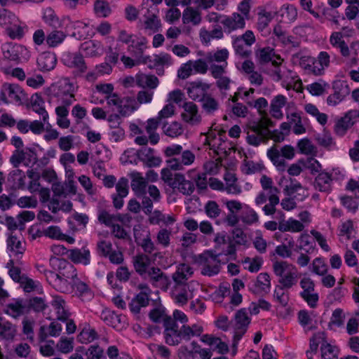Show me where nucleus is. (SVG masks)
I'll return each instance as SVG.
<instances>
[{
  "label": "nucleus",
  "instance_id": "nucleus-15",
  "mask_svg": "<svg viewBox=\"0 0 359 359\" xmlns=\"http://www.w3.org/2000/svg\"><path fill=\"white\" fill-rule=\"evenodd\" d=\"M225 138V131L217 130L212 127L211 130L206 134L205 142L211 149L219 153V151L225 150V147H223Z\"/></svg>",
  "mask_w": 359,
  "mask_h": 359
},
{
  "label": "nucleus",
  "instance_id": "nucleus-10",
  "mask_svg": "<svg viewBox=\"0 0 359 359\" xmlns=\"http://www.w3.org/2000/svg\"><path fill=\"white\" fill-rule=\"evenodd\" d=\"M294 154V149L291 145H285L280 150L274 146L267 151V156L280 171H284L286 167L283 158L290 160Z\"/></svg>",
  "mask_w": 359,
  "mask_h": 359
},
{
  "label": "nucleus",
  "instance_id": "nucleus-7",
  "mask_svg": "<svg viewBox=\"0 0 359 359\" xmlns=\"http://www.w3.org/2000/svg\"><path fill=\"white\" fill-rule=\"evenodd\" d=\"M300 64L309 73L320 76L324 75L325 69L330 66L331 57L327 51L323 50L316 57H302Z\"/></svg>",
  "mask_w": 359,
  "mask_h": 359
},
{
  "label": "nucleus",
  "instance_id": "nucleus-12",
  "mask_svg": "<svg viewBox=\"0 0 359 359\" xmlns=\"http://www.w3.org/2000/svg\"><path fill=\"white\" fill-rule=\"evenodd\" d=\"M250 323V318L248 316L245 309H242L238 311L233 320V327L234 330L233 335V348L236 347L238 341L246 332L248 325Z\"/></svg>",
  "mask_w": 359,
  "mask_h": 359
},
{
  "label": "nucleus",
  "instance_id": "nucleus-27",
  "mask_svg": "<svg viewBox=\"0 0 359 359\" xmlns=\"http://www.w3.org/2000/svg\"><path fill=\"white\" fill-rule=\"evenodd\" d=\"M194 274L193 268L187 264H180L177 266L176 271L172 273V278L175 285L188 284L187 281Z\"/></svg>",
  "mask_w": 359,
  "mask_h": 359
},
{
  "label": "nucleus",
  "instance_id": "nucleus-59",
  "mask_svg": "<svg viewBox=\"0 0 359 359\" xmlns=\"http://www.w3.org/2000/svg\"><path fill=\"white\" fill-rule=\"evenodd\" d=\"M163 132L167 136L174 138L182 135L184 128L180 123L172 121L163 126Z\"/></svg>",
  "mask_w": 359,
  "mask_h": 359
},
{
  "label": "nucleus",
  "instance_id": "nucleus-13",
  "mask_svg": "<svg viewBox=\"0 0 359 359\" xmlns=\"http://www.w3.org/2000/svg\"><path fill=\"white\" fill-rule=\"evenodd\" d=\"M182 109L181 118L184 123L191 126H198L201 123L202 117L196 104L192 102H185Z\"/></svg>",
  "mask_w": 359,
  "mask_h": 359
},
{
  "label": "nucleus",
  "instance_id": "nucleus-35",
  "mask_svg": "<svg viewBox=\"0 0 359 359\" xmlns=\"http://www.w3.org/2000/svg\"><path fill=\"white\" fill-rule=\"evenodd\" d=\"M68 257L74 263L88 265L90 262V250L86 248L72 249L69 250Z\"/></svg>",
  "mask_w": 359,
  "mask_h": 359
},
{
  "label": "nucleus",
  "instance_id": "nucleus-37",
  "mask_svg": "<svg viewBox=\"0 0 359 359\" xmlns=\"http://www.w3.org/2000/svg\"><path fill=\"white\" fill-rule=\"evenodd\" d=\"M83 302H88L93 299V293L89 287L79 278L73 284V292Z\"/></svg>",
  "mask_w": 359,
  "mask_h": 359
},
{
  "label": "nucleus",
  "instance_id": "nucleus-49",
  "mask_svg": "<svg viewBox=\"0 0 359 359\" xmlns=\"http://www.w3.org/2000/svg\"><path fill=\"white\" fill-rule=\"evenodd\" d=\"M331 178L328 172H320L316 177L314 186L320 191L328 192L331 189Z\"/></svg>",
  "mask_w": 359,
  "mask_h": 359
},
{
  "label": "nucleus",
  "instance_id": "nucleus-39",
  "mask_svg": "<svg viewBox=\"0 0 359 359\" xmlns=\"http://www.w3.org/2000/svg\"><path fill=\"white\" fill-rule=\"evenodd\" d=\"M63 60L67 66L74 68L79 72H84L86 70L84 60L80 54H67Z\"/></svg>",
  "mask_w": 359,
  "mask_h": 359
},
{
  "label": "nucleus",
  "instance_id": "nucleus-58",
  "mask_svg": "<svg viewBox=\"0 0 359 359\" xmlns=\"http://www.w3.org/2000/svg\"><path fill=\"white\" fill-rule=\"evenodd\" d=\"M34 325L35 321L28 317L24 318L22 320V332L31 342L34 339Z\"/></svg>",
  "mask_w": 359,
  "mask_h": 359
},
{
  "label": "nucleus",
  "instance_id": "nucleus-3",
  "mask_svg": "<svg viewBox=\"0 0 359 359\" xmlns=\"http://www.w3.org/2000/svg\"><path fill=\"white\" fill-rule=\"evenodd\" d=\"M0 26L6 29L7 34L13 39H22L27 29L15 13L4 8H0Z\"/></svg>",
  "mask_w": 359,
  "mask_h": 359
},
{
  "label": "nucleus",
  "instance_id": "nucleus-42",
  "mask_svg": "<svg viewBox=\"0 0 359 359\" xmlns=\"http://www.w3.org/2000/svg\"><path fill=\"white\" fill-rule=\"evenodd\" d=\"M267 137V131L260 130L259 127L252 126L248 132V142L253 146H258L262 141Z\"/></svg>",
  "mask_w": 359,
  "mask_h": 359
},
{
  "label": "nucleus",
  "instance_id": "nucleus-29",
  "mask_svg": "<svg viewBox=\"0 0 359 359\" xmlns=\"http://www.w3.org/2000/svg\"><path fill=\"white\" fill-rule=\"evenodd\" d=\"M182 21L183 25L191 24L193 26H198L202 22L201 13L198 8L187 6L182 13Z\"/></svg>",
  "mask_w": 359,
  "mask_h": 359
},
{
  "label": "nucleus",
  "instance_id": "nucleus-32",
  "mask_svg": "<svg viewBox=\"0 0 359 359\" xmlns=\"http://www.w3.org/2000/svg\"><path fill=\"white\" fill-rule=\"evenodd\" d=\"M139 158L145 163L149 167L158 166L161 163V158L155 154L153 149L144 147L137 152Z\"/></svg>",
  "mask_w": 359,
  "mask_h": 359
},
{
  "label": "nucleus",
  "instance_id": "nucleus-33",
  "mask_svg": "<svg viewBox=\"0 0 359 359\" xmlns=\"http://www.w3.org/2000/svg\"><path fill=\"white\" fill-rule=\"evenodd\" d=\"M131 179V188L137 196H142L145 194L147 180L139 172H133L130 174Z\"/></svg>",
  "mask_w": 359,
  "mask_h": 359
},
{
  "label": "nucleus",
  "instance_id": "nucleus-1",
  "mask_svg": "<svg viewBox=\"0 0 359 359\" xmlns=\"http://www.w3.org/2000/svg\"><path fill=\"white\" fill-rule=\"evenodd\" d=\"M50 264L57 273H48V282L57 291L72 293L73 284L78 279L75 267L67 260L50 256Z\"/></svg>",
  "mask_w": 359,
  "mask_h": 359
},
{
  "label": "nucleus",
  "instance_id": "nucleus-61",
  "mask_svg": "<svg viewBox=\"0 0 359 359\" xmlns=\"http://www.w3.org/2000/svg\"><path fill=\"white\" fill-rule=\"evenodd\" d=\"M123 100V102H121V106L118 107L117 111L119 115L126 117L135 111L137 109V107L134 106L135 101L133 98L128 97Z\"/></svg>",
  "mask_w": 359,
  "mask_h": 359
},
{
  "label": "nucleus",
  "instance_id": "nucleus-22",
  "mask_svg": "<svg viewBox=\"0 0 359 359\" xmlns=\"http://www.w3.org/2000/svg\"><path fill=\"white\" fill-rule=\"evenodd\" d=\"M292 105H294V103L287 102V97L284 95H276L271 101L270 113L273 117L281 119L283 117L282 109L285 106L289 108Z\"/></svg>",
  "mask_w": 359,
  "mask_h": 359
},
{
  "label": "nucleus",
  "instance_id": "nucleus-53",
  "mask_svg": "<svg viewBox=\"0 0 359 359\" xmlns=\"http://www.w3.org/2000/svg\"><path fill=\"white\" fill-rule=\"evenodd\" d=\"M65 32L60 30H53L46 36V44L50 48H55L60 45L66 39Z\"/></svg>",
  "mask_w": 359,
  "mask_h": 359
},
{
  "label": "nucleus",
  "instance_id": "nucleus-23",
  "mask_svg": "<svg viewBox=\"0 0 359 359\" xmlns=\"http://www.w3.org/2000/svg\"><path fill=\"white\" fill-rule=\"evenodd\" d=\"M4 312L13 318H18L29 312V306L24 300L18 299L8 303L4 309Z\"/></svg>",
  "mask_w": 359,
  "mask_h": 359
},
{
  "label": "nucleus",
  "instance_id": "nucleus-14",
  "mask_svg": "<svg viewBox=\"0 0 359 359\" xmlns=\"http://www.w3.org/2000/svg\"><path fill=\"white\" fill-rule=\"evenodd\" d=\"M142 276L148 279L153 285L164 290H168L170 284L169 278L158 267L149 268Z\"/></svg>",
  "mask_w": 359,
  "mask_h": 359
},
{
  "label": "nucleus",
  "instance_id": "nucleus-47",
  "mask_svg": "<svg viewBox=\"0 0 359 359\" xmlns=\"http://www.w3.org/2000/svg\"><path fill=\"white\" fill-rule=\"evenodd\" d=\"M241 222L246 226H252L259 222V216L258 213L253 209L246 206L245 210L239 217Z\"/></svg>",
  "mask_w": 359,
  "mask_h": 359
},
{
  "label": "nucleus",
  "instance_id": "nucleus-41",
  "mask_svg": "<svg viewBox=\"0 0 359 359\" xmlns=\"http://www.w3.org/2000/svg\"><path fill=\"white\" fill-rule=\"evenodd\" d=\"M224 180L225 181L224 189L227 193L234 195L241 193V188L237 183V178L234 172L226 171L224 175Z\"/></svg>",
  "mask_w": 359,
  "mask_h": 359
},
{
  "label": "nucleus",
  "instance_id": "nucleus-56",
  "mask_svg": "<svg viewBox=\"0 0 359 359\" xmlns=\"http://www.w3.org/2000/svg\"><path fill=\"white\" fill-rule=\"evenodd\" d=\"M74 339L73 337H61L56 344L57 351L63 354H68L74 350Z\"/></svg>",
  "mask_w": 359,
  "mask_h": 359
},
{
  "label": "nucleus",
  "instance_id": "nucleus-2",
  "mask_svg": "<svg viewBox=\"0 0 359 359\" xmlns=\"http://www.w3.org/2000/svg\"><path fill=\"white\" fill-rule=\"evenodd\" d=\"M203 330V327L200 323L184 324L180 327L172 318H167L165 320L163 335L167 344L177 346L182 341H188L191 338L200 337Z\"/></svg>",
  "mask_w": 359,
  "mask_h": 359
},
{
  "label": "nucleus",
  "instance_id": "nucleus-26",
  "mask_svg": "<svg viewBox=\"0 0 359 359\" xmlns=\"http://www.w3.org/2000/svg\"><path fill=\"white\" fill-rule=\"evenodd\" d=\"M329 42L332 48L339 49L342 57H348L351 55V50L344 40V35L341 32H332L329 37Z\"/></svg>",
  "mask_w": 359,
  "mask_h": 359
},
{
  "label": "nucleus",
  "instance_id": "nucleus-25",
  "mask_svg": "<svg viewBox=\"0 0 359 359\" xmlns=\"http://www.w3.org/2000/svg\"><path fill=\"white\" fill-rule=\"evenodd\" d=\"M271 288V278L267 273H259L249 289L255 294L267 293Z\"/></svg>",
  "mask_w": 359,
  "mask_h": 359
},
{
  "label": "nucleus",
  "instance_id": "nucleus-21",
  "mask_svg": "<svg viewBox=\"0 0 359 359\" xmlns=\"http://www.w3.org/2000/svg\"><path fill=\"white\" fill-rule=\"evenodd\" d=\"M210 85L201 81L191 82L187 86V94L194 100L201 101L210 89Z\"/></svg>",
  "mask_w": 359,
  "mask_h": 359
},
{
  "label": "nucleus",
  "instance_id": "nucleus-40",
  "mask_svg": "<svg viewBox=\"0 0 359 359\" xmlns=\"http://www.w3.org/2000/svg\"><path fill=\"white\" fill-rule=\"evenodd\" d=\"M282 62L280 57H277V60H273L271 68L269 70V76L275 81H280L283 77H285L284 73L287 72V67Z\"/></svg>",
  "mask_w": 359,
  "mask_h": 359
},
{
  "label": "nucleus",
  "instance_id": "nucleus-5",
  "mask_svg": "<svg viewBox=\"0 0 359 359\" xmlns=\"http://www.w3.org/2000/svg\"><path fill=\"white\" fill-rule=\"evenodd\" d=\"M75 87L67 79H62L49 88L51 98H55L57 103L71 105L75 100Z\"/></svg>",
  "mask_w": 359,
  "mask_h": 359
},
{
  "label": "nucleus",
  "instance_id": "nucleus-31",
  "mask_svg": "<svg viewBox=\"0 0 359 359\" xmlns=\"http://www.w3.org/2000/svg\"><path fill=\"white\" fill-rule=\"evenodd\" d=\"M81 51L88 57H98L103 54L104 46L100 41L90 40L81 45Z\"/></svg>",
  "mask_w": 359,
  "mask_h": 359
},
{
  "label": "nucleus",
  "instance_id": "nucleus-64",
  "mask_svg": "<svg viewBox=\"0 0 359 359\" xmlns=\"http://www.w3.org/2000/svg\"><path fill=\"white\" fill-rule=\"evenodd\" d=\"M320 350L322 359H338L337 348L326 341L322 343Z\"/></svg>",
  "mask_w": 359,
  "mask_h": 359
},
{
  "label": "nucleus",
  "instance_id": "nucleus-34",
  "mask_svg": "<svg viewBox=\"0 0 359 359\" xmlns=\"http://www.w3.org/2000/svg\"><path fill=\"white\" fill-rule=\"evenodd\" d=\"M137 86L142 88L154 90L159 84L158 79L153 74H147L143 72H138L136 74Z\"/></svg>",
  "mask_w": 359,
  "mask_h": 359
},
{
  "label": "nucleus",
  "instance_id": "nucleus-63",
  "mask_svg": "<svg viewBox=\"0 0 359 359\" xmlns=\"http://www.w3.org/2000/svg\"><path fill=\"white\" fill-rule=\"evenodd\" d=\"M95 14L100 18H107L111 13L109 3L104 0H96L94 4Z\"/></svg>",
  "mask_w": 359,
  "mask_h": 359
},
{
  "label": "nucleus",
  "instance_id": "nucleus-55",
  "mask_svg": "<svg viewBox=\"0 0 359 359\" xmlns=\"http://www.w3.org/2000/svg\"><path fill=\"white\" fill-rule=\"evenodd\" d=\"M310 271L318 276H325L328 271V265L322 257H316L309 266Z\"/></svg>",
  "mask_w": 359,
  "mask_h": 359
},
{
  "label": "nucleus",
  "instance_id": "nucleus-54",
  "mask_svg": "<svg viewBox=\"0 0 359 359\" xmlns=\"http://www.w3.org/2000/svg\"><path fill=\"white\" fill-rule=\"evenodd\" d=\"M297 9L293 5H283L280 10L279 14L281 20L287 22H294L297 18Z\"/></svg>",
  "mask_w": 359,
  "mask_h": 359
},
{
  "label": "nucleus",
  "instance_id": "nucleus-60",
  "mask_svg": "<svg viewBox=\"0 0 359 359\" xmlns=\"http://www.w3.org/2000/svg\"><path fill=\"white\" fill-rule=\"evenodd\" d=\"M286 287L280 285L276 286L273 291V299L282 306H286L289 302V293Z\"/></svg>",
  "mask_w": 359,
  "mask_h": 359
},
{
  "label": "nucleus",
  "instance_id": "nucleus-11",
  "mask_svg": "<svg viewBox=\"0 0 359 359\" xmlns=\"http://www.w3.org/2000/svg\"><path fill=\"white\" fill-rule=\"evenodd\" d=\"M38 161L35 150L27 147L22 149H15L10 157L9 161L12 165L17 168L21 163L29 167L34 165Z\"/></svg>",
  "mask_w": 359,
  "mask_h": 359
},
{
  "label": "nucleus",
  "instance_id": "nucleus-28",
  "mask_svg": "<svg viewBox=\"0 0 359 359\" xmlns=\"http://www.w3.org/2000/svg\"><path fill=\"white\" fill-rule=\"evenodd\" d=\"M50 304L59 320L65 321L69 318L70 313L67 307L66 302L62 297L58 295L53 296Z\"/></svg>",
  "mask_w": 359,
  "mask_h": 359
},
{
  "label": "nucleus",
  "instance_id": "nucleus-36",
  "mask_svg": "<svg viewBox=\"0 0 359 359\" xmlns=\"http://www.w3.org/2000/svg\"><path fill=\"white\" fill-rule=\"evenodd\" d=\"M30 107L34 112L42 116L43 122H48V114L44 107V101L39 94L35 93L31 96Z\"/></svg>",
  "mask_w": 359,
  "mask_h": 359
},
{
  "label": "nucleus",
  "instance_id": "nucleus-38",
  "mask_svg": "<svg viewBox=\"0 0 359 359\" xmlns=\"http://www.w3.org/2000/svg\"><path fill=\"white\" fill-rule=\"evenodd\" d=\"M57 59L55 54L47 52L41 54L37 59V65L41 71L52 70L56 65Z\"/></svg>",
  "mask_w": 359,
  "mask_h": 359
},
{
  "label": "nucleus",
  "instance_id": "nucleus-4",
  "mask_svg": "<svg viewBox=\"0 0 359 359\" xmlns=\"http://www.w3.org/2000/svg\"><path fill=\"white\" fill-rule=\"evenodd\" d=\"M274 274L278 276V283L286 288H292L297 283V268L287 261H275L272 265Z\"/></svg>",
  "mask_w": 359,
  "mask_h": 359
},
{
  "label": "nucleus",
  "instance_id": "nucleus-6",
  "mask_svg": "<svg viewBox=\"0 0 359 359\" xmlns=\"http://www.w3.org/2000/svg\"><path fill=\"white\" fill-rule=\"evenodd\" d=\"M220 256L221 254H215L212 250H206L199 255L196 262L200 268L201 273L208 277L217 275L221 270Z\"/></svg>",
  "mask_w": 359,
  "mask_h": 359
},
{
  "label": "nucleus",
  "instance_id": "nucleus-8",
  "mask_svg": "<svg viewBox=\"0 0 359 359\" xmlns=\"http://www.w3.org/2000/svg\"><path fill=\"white\" fill-rule=\"evenodd\" d=\"M26 98L24 90L15 83H3L0 88V104H20Z\"/></svg>",
  "mask_w": 359,
  "mask_h": 359
},
{
  "label": "nucleus",
  "instance_id": "nucleus-45",
  "mask_svg": "<svg viewBox=\"0 0 359 359\" xmlns=\"http://www.w3.org/2000/svg\"><path fill=\"white\" fill-rule=\"evenodd\" d=\"M133 262L135 271L142 276L149 269L151 259L147 255L138 254L133 257Z\"/></svg>",
  "mask_w": 359,
  "mask_h": 359
},
{
  "label": "nucleus",
  "instance_id": "nucleus-9",
  "mask_svg": "<svg viewBox=\"0 0 359 359\" xmlns=\"http://www.w3.org/2000/svg\"><path fill=\"white\" fill-rule=\"evenodd\" d=\"M1 53L4 60L17 63L27 62L30 57V52L23 45L8 42L2 44Z\"/></svg>",
  "mask_w": 359,
  "mask_h": 359
},
{
  "label": "nucleus",
  "instance_id": "nucleus-16",
  "mask_svg": "<svg viewBox=\"0 0 359 359\" xmlns=\"http://www.w3.org/2000/svg\"><path fill=\"white\" fill-rule=\"evenodd\" d=\"M245 17L238 13H233L230 15L224 16L221 20L224 31L231 33L239 29H243L245 27Z\"/></svg>",
  "mask_w": 359,
  "mask_h": 359
},
{
  "label": "nucleus",
  "instance_id": "nucleus-46",
  "mask_svg": "<svg viewBox=\"0 0 359 359\" xmlns=\"http://www.w3.org/2000/svg\"><path fill=\"white\" fill-rule=\"evenodd\" d=\"M45 327H41L40 332L39 334V339L40 341H44L48 336L57 337H59L62 332V325L56 321H53L47 327L46 330L48 333L43 332Z\"/></svg>",
  "mask_w": 359,
  "mask_h": 359
},
{
  "label": "nucleus",
  "instance_id": "nucleus-17",
  "mask_svg": "<svg viewBox=\"0 0 359 359\" xmlns=\"http://www.w3.org/2000/svg\"><path fill=\"white\" fill-rule=\"evenodd\" d=\"M158 9L152 6L147 8V12L144 15V29L149 34L158 32L161 27V21L157 15Z\"/></svg>",
  "mask_w": 359,
  "mask_h": 359
},
{
  "label": "nucleus",
  "instance_id": "nucleus-20",
  "mask_svg": "<svg viewBox=\"0 0 359 359\" xmlns=\"http://www.w3.org/2000/svg\"><path fill=\"white\" fill-rule=\"evenodd\" d=\"M6 242L10 256L20 258L26 250L23 238L21 236H17L11 233L8 237Z\"/></svg>",
  "mask_w": 359,
  "mask_h": 359
},
{
  "label": "nucleus",
  "instance_id": "nucleus-62",
  "mask_svg": "<svg viewBox=\"0 0 359 359\" xmlns=\"http://www.w3.org/2000/svg\"><path fill=\"white\" fill-rule=\"evenodd\" d=\"M317 142L319 145L327 150L331 151L337 149L336 142L328 132H324L322 135H319L317 138Z\"/></svg>",
  "mask_w": 359,
  "mask_h": 359
},
{
  "label": "nucleus",
  "instance_id": "nucleus-24",
  "mask_svg": "<svg viewBox=\"0 0 359 359\" xmlns=\"http://www.w3.org/2000/svg\"><path fill=\"white\" fill-rule=\"evenodd\" d=\"M171 188L184 195H191L195 189L193 182L187 180L184 175L180 172L175 173V179Z\"/></svg>",
  "mask_w": 359,
  "mask_h": 359
},
{
  "label": "nucleus",
  "instance_id": "nucleus-48",
  "mask_svg": "<svg viewBox=\"0 0 359 359\" xmlns=\"http://www.w3.org/2000/svg\"><path fill=\"white\" fill-rule=\"evenodd\" d=\"M304 109L311 116L316 118V120L322 126H325L327 123L328 116L325 113H321L318 107L311 103H307L304 105Z\"/></svg>",
  "mask_w": 359,
  "mask_h": 359
},
{
  "label": "nucleus",
  "instance_id": "nucleus-44",
  "mask_svg": "<svg viewBox=\"0 0 359 359\" xmlns=\"http://www.w3.org/2000/svg\"><path fill=\"white\" fill-rule=\"evenodd\" d=\"M68 21L67 26L74 29L72 36L79 39H85L87 36V32L86 29L88 27V24L79 20H72L69 18H67Z\"/></svg>",
  "mask_w": 359,
  "mask_h": 359
},
{
  "label": "nucleus",
  "instance_id": "nucleus-19",
  "mask_svg": "<svg viewBox=\"0 0 359 359\" xmlns=\"http://www.w3.org/2000/svg\"><path fill=\"white\" fill-rule=\"evenodd\" d=\"M355 113L347 111L343 116L338 118L334 126V132L336 135L342 137L345 136L347 131L354 125Z\"/></svg>",
  "mask_w": 359,
  "mask_h": 359
},
{
  "label": "nucleus",
  "instance_id": "nucleus-18",
  "mask_svg": "<svg viewBox=\"0 0 359 359\" xmlns=\"http://www.w3.org/2000/svg\"><path fill=\"white\" fill-rule=\"evenodd\" d=\"M171 297L175 304L184 306L193 297V293L189 289V284L174 285L171 290Z\"/></svg>",
  "mask_w": 359,
  "mask_h": 359
},
{
  "label": "nucleus",
  "instance_id": "nucleus-52",
  "mask_svg": "<svg viewBox=\"0 0 359 359\" xmlns=\"http://www.w3.org/2000/svg\"><path fill=\"white\" fill-rule=\"evenodd\" d=\"M159 121L158 118H149L147 120L145 126V130L149 135L150 142L156 144L159 141V135L156 133V130L158 127Z\"/></svg>",
  "mask_w": 359,
  "mask_h": 359
},
{
  "label": "nucleus",
  "instance_id": "nucleus-30",
  "mask_svg": "<svg viewBox=\"0 0 359 359\" xmlns=\"http://www.w3.org/2000/svg\"><path fill=\"white\" fill-rule=\"evenodd\" d=\"M18 334V327L11 322L0 318V338L7 341H12Z\"/></svg>",
  "mask_w": 359,
  "mask_h": 359
},
{
  "label": "nucleus",
  "instance_id": "nucleus-51",
  "mask_svg": "<svg viewBox=\"0 0 359 359\" xmlns=\"http://www.w3.org/2000/svg\"><path fill=\"white\" fill-rule=\"evenodd\" d=\"M97 337V333L95 329L92 328L88 324H85L77 336V339L81 344H88L94 341Z\"/></svg>",
  "mask_w": 359,
  "mask_h": 359
},
{
  "label": "nucleus",
  "instance_id": "nucleus-57",
  "mask_svg": "<svg viewBox=\"0 0 359 359\" xmlns=\"http://www.w3.org/2000/svg\"><path fill=\"white\" fill-rule=\"evenodd\" d=\"M287 244H281L276 247L275 253L283 258L290 257L292 255V248L294 247V241L292 237L286 238Z\"/></svg>",
  "mask_w": 359,
  "mask_h": 359
},
{
  "label": "nucleus",
  "instance_id": "nucleus-50",
  "mask_svg": "<svg viewBox=\"0 0 359 359\" xmlns=\"http://www.w3.org/2000/svg\"><path fill=\"white\" fill-rule=\"evenodd\" d=\"M229 51L226 48L217 50L216 51L208 52L205 55V60L210 64L212 62L225 64L229 57Z\"/></svg>",
  "mask_w": 359,
  "mask_h": 359
},
{
  "label": "nucleus",
  "instance_id": "nucleus-43",
  "mask_svg": "<svg viewBox=\"0 0 359 359\" xmlns=\"http://www.w3.org/2000/svg\"><path fill=\"white\" fill-rule=\"evenodd\" d=\"M305 225L299 220H297L292 217L289 218L286 221L279 222L278 229L282 232L290 231L292 233H298L303 231Z\"/></svg>",
  "mask_w": 359,
  "mask_h": 359
}]
</instances>
